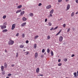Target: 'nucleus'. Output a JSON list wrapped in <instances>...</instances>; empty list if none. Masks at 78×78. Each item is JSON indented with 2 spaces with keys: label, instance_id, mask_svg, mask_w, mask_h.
Returning <instances> with one entry per match:
<instances>
[{
  "label": "nucleus",
  "instance_id": "nucleus-1",
  "mask_svg": "<svg viewBox=\"0 0 78 78\" xmlns=\"http://www.w3.org/2000/svg\"><path fill=\"white\" fill-rule=\"evenodd\" d=\"M14 43V41L12 40H10L8 42V45H13Z\"/></svg>",
  "mask_w": 78,
  "mask_h": 78
},
{
  "label": "nucleus",
  "instance_id": "nucleus-2",
  "mask_svg": "<svg viewBox=\"0 0 78 78\" xmlns=\"http://www.w3.org/2000/svg\"><path fill=\"white\" fill-rule=\"evenodd\" d=\"M0 27H1V29H2V30H3V29H5V28H6V26H4V25H1Z\"/></svg>",
  "mask_w": 78,
  "mask_h": 78
},
{
  "label": "nucleus",
  "instance_id": "nucleus-3",
  "mask_svg": "<svg viewBox=\"0 0 78 78\" xmlns=\"http://www.w3.org/2000/svg\"><path fill=\"white\" fill-rule=\"evenodd\" d=\"M16 24H13L12 26L11 30H14L15 28V27H16Z\"/></svg>",
  "mask_w": 78,
  "mask_h": 78
},
{
  "label": "nucleus",
  "instance_id": "nucleus-4",
  "mask_svg": "<svg viewBox=\"0 0 78 78\" xmlns=\"http://www.w3.org/2000/svg\"><path fill=\"white\" fill-rule=\"evenodd\" d=\"M63 39V37L61 36H60L59 38V41H60V42H62V41Z\"/></svg>",
  "mask_w": 78,
  "mask_h": 78
},
{
  "label": "nucleus",
  "instance_id": "nucleus-5",
  "mask_svg": "<svg viewBox=\"0 0 78 78\" xmlns=\"http://www.w3.org/2000/svg\"><path fill=\"white\" fill-rule=\"evenodd\" d=\"M4 66L5 68V69H6V68H7L8 67V64H7V63H6V62H5L4 63Z\"/></svg>",
  "mask_w": 78,
  "mask_h": 78
},
{
  "label": "nucleus",
  "instance_id": "nucleus-6",
  "mask_svg": "<svg viewBox=\"0 0 78 78\" xmlns=\"http://www.w3.org/2000/svg\"><path fill=\"white\" fill-rule=\"evenodd\" d=\"M51 8V6L50 5H49L46 6V9H50V8Z\"/></svg>",
  "mask_w": 78,
  "mask_h": 78
},
{
  "label": "nucleus",
  "instance_id": "nucleus-7",
  "mask_svg": "<svg viewBox=\"0 0 78 78\" xmlns=\"http://www.w3.org/2000/svg\"><path fill=\"white\" fill-rule=\"evenodd\" d=\"M37 56H38V53H37V52H36L35 54L34 57L35 58H37Z\"/></svg>",
  "mask_w": 78,
  "mask_h": 78
},
{
  "label": "nucleus",
  "instance_id": "nucleus-8",
  "mask_svg": "<svg viewBox=\"0 0 78 78\" xmlns=\"http://www.w3.org/2000/svg\"><path fill=\"white\" fill-rule=\"evenodd\" d=\"M7 32H8V30L7 29H4L2 31V32L3 33H6Z\"/></svg>",
  "mask_w": 78,
  "mask_h": 78
},
{
  "label": "nucleus",
  "instance_id": "nucleus-9",
  "mask_svg": "<svg viewBox=\"0 0 78 78\" xmlns=\"http://www.w3.org/2000/svg\"><path fill=\"white\" fill-rule=\"evenodd\" d=\"M70 8V5L68 4L67 5V10H69Z\"/></svg>",
  "mask_w": 78,
  "mask_h": 78
},
{
  "label": "nucleus",
  "instance_id": "nucleus-10",
  "mask_svg": "<svg viewBox=\"0 0 78 78\" xmlns=\"http://www.w3.org/2000/svg\"><path fill=\"white\" fill-rule=\"evenodd\" d=\"M1 71L2 72L3 71V70H4V66H2L1 67Z\"/></svg>",
  "mask_w": 78,
  "mask_h": 78
},
{
  "label": "nucleus",
  "instance_id": "nucleus-11",
  "mask_svg": "<svg viewBox=\"0 0 78 78\" xmlns=\"http://www.w3.org/2000/svg\"><path fill=\"white\" fill-rule=\"evenodd\" d=\"M36 72L37 73H38V72H39V68H37L36 69Z\"/></svg>",
  "mask_w": 78,
  "mask_h": 78
},
{
  "label": "nucleus",
  "instance_id": "nucleus-12",
  "mask_svg": "<svg viewBox=\"0 0 78 78\" xmlns=\"http://www.w3.org/2000/svg\"><path fill=\"white\" fill-rule=\"evenodd\" d=\"M54 12V10H53V9H52L49 12V14H53V13Z\"/></svg>",
  "mask_w": 78,
  "mask_h": 78
},
{
  "label": "nucleus",
  "instance_id": "nucleus-13",
  "mask_svg": "<svg viewBox=\"0 0 78 78\" xmlns=\"http://www.w3.org/2000/svg\"><path fill=\"white\" fill-rule=\"evenodd\" d=\"M22 5H19L17 7V9H20V8H22Z\"/></svg>",
  "mask_w": 78,
  "mask_h": 78
},
{
  "label": "nucleus",
  "instance_id": "nucleus-14",
  "mask_svg": "<svg viewBox=\"0 0 78 78\" xmlns=\"http://www.w3.org/2000/svg\"><path fill=\"white\" fill-rule=\"evenodd\" d=\"M27 20V18H26L25 17H23V21H25L26 20Z\"/></svg>",
  "mask_w": 78,
  "mask_h": 78
},
{
  "label": "nucleus",
  "instance_id": "nucleus-15",
  "mask_svg": "<svg viewBox=\"0 0 78 78\" xmlns=\"http://www.w3.org/2000/svg\"><path fill=\"white\" fill-rule=\"evenodd\" d=\"M22 12V10H17L16 11V13H19V12Z\"/></svg>",
  "mask_w": 78,
  "mask_h": 78
},
{
  "label": "nucleus",
  "instance_id": "nucleus-16",
  "mask_svg": "<svg viewBox=\"0 0 78 78\" xmlns=\"http://www.w3.org/2000/svg\"><path fill=\"white\" fill-rule=\"evenodd\" d=\"M25 25H26V22L23 23L22 24H21V26L22 27H24Z\"/></svg>",
  "mask_w": 78,
  "mask_h": 78
},
{
  "label": "nucleus",
  "instance_id": "nucleus-17",
  "mask_svg": "<svg viewBox=\"0 0 78 78\" xmlns=\"http://www.w3.org/2000/svg\"><path fill=\"white\" fill-rule=\"evenodd\" d=\"M48 25H49V27H50L52 25V23L51 22H49L48 23Z\"/></svg>",
  "mask_w": 78,
  "mask_h": 78
},
{
  "label": "nucleus",
  "instance_id": "nucleus-18",
  "mask_svg": "<svg viewBox=\"0 0 78 78\" xmlns=\"http://www.w3.org/2000/svg\"><path fill=\"white\" fill-rule=\"evenodd\" d=\"M36 47H37V44H35L34 45V47L35 49L36 48Z\"/></svg>",
  "mask_w": 78,
  "mask_h": 78
},
{
  "label": "nucleus",
  "instance_id": "nucleus-19",
  "mask_svg": "<svg viewBox=\"0 0 78 78\" xmlns=\"http://www.w3.org/2000/svg\"><path fill=\"white\" fill-rule=\"evenodd\" d=\"M25 14V11H23V12H21L20 13L21 15H23V14Z\"/></svg>",
  "mask_w": 78,
  "mask_h": 78
},
{
  "label": "nucleus",
  "instance_id": "nucleus-20",
  "mask_svg": "<svg viewBox=\"0 0 78 78\" xmlns=\"http://www.w3.org/2000/svg\"><path fill=\"white\" fill-rule=\"evenodd\" d=\"M73 75H74L75 76V78H76V77H77V76H76V72L74 73H73Z\"/></svg>",
  "mask_w": 78,
  "mask_h": 78
},
{
  "label": "nucleus",
  "instance_id": "nucleus-21",
  "mask_svg": "<svg viewBox=\"0 0 78 78\" xmlns=\"http://www.w3.org/2000/svg\"><path fill=\"white\" fill-rule=\"evenodd\" d=\"M47 52H48V53H50V49L49 48H48L47 49Z\"/></svg>",
  "mask_w": 78,
  "mask_h": 78
},
{
  "label": "nucleus",
  "instance_id": "nucleus-22",
  "mask_svg": "<svg viewBox=\"0 0 78 78\" xmlns=\"http://www.w3.org/2000/svg\"><path fill=\"white\" fill-rule=\"evenodd\" d=\"M30 16H33V13H30Z\"/></svg>",
  "mask_w": 78,
  "mask_h": 78
},
{
  "label": "nucleus",
  "instance_id": "nucleus-23",
  "mask_svg": "<svg viewBox=\"0 0 78 78\" xmlns=\"http://www.w3.org/2000/svg\"><path fill=\"white\" fill-rule=\"evenodd\" d=\"M74 12H73L72 13H71V17H73V16H74Z\"/></svg>",
  "mask_w": 78,
  "mask_h": 78
},
{
  "label": "nucleus",
  "instance_id": "nucleus-24",
  "mask_svg": "<svg viewBox=\"0 0 78 78\" xmlns=\"http://www.w3.org/2000/svg\"><path fill=\"white\" fill-rule=\"evenodd\" d=\"M38 37H39V36L38 35L35 36L34 38L35 39H37V38H38Z\"/></svg>",
  "mask_w": 78,
  "mask_h": 78
},
{
  "label": "nucleus",
  "instance_id": "nucleus-25",
  "mask_svg": "<svg viewBox=\"0 0 78 78\" xmlns=\"http://www.w3.org/2000/svg\"><path fill=\"white\" fill-rule=\"evenodd\" d=\"M20 48H23L24 47V45H22V44L20 45Z\"/></svg>",
  "mask_w": 78,
  "mask_h": 78
},
{
  "label": "nucleus",
  "instance_id": "nucleus-26",
  "mask_svg": "<svg viewBox=\"0 0 78 78\" xmlns=\"http://www.w3.org/2000/svg\"><path fill=\"white\" fill-rule=\"evenodd\" d=\"M22 37H23V38H24V37H25V34H22Z\"/></svg>",
  "mask_w": 78,
  "mask_h": 78
},
{
  "label": "nucleus",
  "instance_id": "nucleus-27",
  "mask_svg": "<svg viewBox=\"0 0 78 78\" xmlns=\"http://www.w3.org/2000/svg\"><path fill=\"white\" fill-rule=\"evenodd\" d=\"M51 56H53L54 55L53 52V51H51Z\"/></svg>",
  "mask_w": 78,
  "mask_h": 78
},
{
  "label": "nucleus",
  "instance_id": "nucleus-28",
  "mask_svg": "<svg viewBox=\"0 0 78 78\" xmlns=\"http://www.w3.org/2000/svg\"><path fill=\"white\" fill-rule=\"evenodd\" d=\"M58 66H62V63H59L58 64Z\"/></svg>",
  "mask_w": 78,
  "mask_h": 78
},
{
  "label": "nucleus",
  "instance_id": "nucleus-29",
  "mask_svg": "<svg viewBox=\"0 0 78 78\" xmlns=\"http://www.w3.org/2000/svg\"><path fill=\"white\" fill-rule=\"evenodd\" d=\"M64 60L65 62H67V58H64Z\"/></svg>",
  "mask_w": 78,
  "mask_h": 78
},
{
  "label": "nucleus",
  "instance_id": "nucleus-30",
  "mask_svg": "<svg viewBox=\"0 0 78 78\" xmlns=\"http://www.w3.org/2000/svg\"><path fill=\"white\" fill-rule=\"evenodd\" d=\"M7 25L6 22H5L3 24V25H4L5 26V25Z\"/></svg>",
  "mask_w": 78,
  "mask_h": 78
},
{
  "label": "nucleus",
  "instance_id": "nucleus-31",
  "mask_svg": "<svg viewBox=\"0 0 78 78\" xmlns=\"http://www.w3.org/2000/svg\"><path fill=\"white\" fill-rule=\"evenodd\" d=\"M50 36L48 35V37H47L48 39H50Z\"/></svg>",
  "mask_w": 78,
  "mask_h": 78
},
{
  "label": "nucleus",
  "instance_id": "nucleus-32",
  "mask_svg": "<svg viewBox=\"0 0 78 78\" xmlns=\"http://www.w3.org/2000/svg\"><path fill=\"white\" fill-rule=\"evenodd\" d=\"M70 28H69L68 30H67V33H69V31H70Z\"/></svg>",
  "mask_w": 78,
  "mask_h": 78
},
{
  "label": "nucleus",
  "instance_id": "nucleus-33",
  "mask_svg": "<svg viewBox=\"0 0 78 78\" xmlns=\"http://www.w3.org/2000/svg\"><path fill=\"white\" fill-rule=\"evenodd\" d=\"M12 75V74H11L9 73L8 74V76H11Z\"/></svg>",
  "mask_w": 78,
  "mask_h": 78
},
{
  "label": "nucleus",
  "instance_id": "nucleus-34",
  "mask_svg": "<svg viewBox=\"0 0 78 78\" xmlns=\"http://www.w3.org/2000/svg\"><path fill=\"white\" fill-rule=\"evenodd\" d=\"M16 58H17V57H18V56H19V54H18V53H16Z\"/></svg>",
  "mask_w": 78,
  "mask_h": 78
},
{
  "label": "nucleus",
  "instance_id": "nucleus-35",
  "mask_svg": "<svg viewBox=\"0 0 78 78\" xmlns=\"http://www.w3.org/2000/svg\"><path fill=\"white\" fill-rule=\"evenodd\" d=\"M42 53H44L45 52V49H43L42 50Z\"/></svg>",
  "mask_w": 78,
  "mask_h": 78
},
{
  "label": "nucleus",
  "instance_id": "nucleus-36",
  "mask_svg": "<svg viewBox=\"0 0 78 78\" xmlns=\"http://www.w3.org/2000/svg\"><path fill=\"white\" fill-rule=\"evenodd\" d=\"M6 15H4L3 17V19H5V18H6Z\"/></svg>",
  "mask_w": 78,
  "mask_h": 78
},
{
  "label": "nucleus",
  "instance_id": "nucleus-37",
  "mask_svg": "<svg viewBox=\"0 0 78 78\" xmlns=\"http://www.w3.org/2000/svg\"><path fill=\"white\" fill-rule=\"evenodd\" d=\"M28 42H29V41L28 40H27L26 41V44H28Z\"/></svg>",
  "mask_w": 78,
  "mask_h": 78
},
{
  "label": "nucleus",
  "instance_id": "nucleus-38",
  "mask_svg": "<svg viewBox=\"0 0 78 78\" xmlns=\"http://www.w3.org/2000/svg\"><path fill=\"white\" fill-rule=\"evenodd\" d=\"M58 28V27L57 26L54 29V30H56V29H57V28Z\"/></svg>",
  "mask_w": 78,
  "mask_h": 78
},
{
  "label": "nucleus",
  "instance_id": "nucleus-39",
  "mask_svg": "<svg viewBox=\"0 0 78 78\" xmlns=\"http://www.w3.org/2000/svg\"><path fill=\"white\" fill-rule=\"evenodd\" d=\"M63 27L64 28H65L66 27V24H63Z\"/></svg>",
  "mask_w": 78,
  "mask_h": 78
},
{
  "label": "nucleus",
  "instance_id": "nucleus-40",
  "mask_svg": "<svg viewBox=\"0 0 78 78\" xmlns=\"http://www.w3.org/2000/svg\"><path fill=\"white\" fill-rule=\"evenodd\" d=\"M62 1V0H58V2L60 3V2H61Z\"/></svg>",
  "mask_w": 78,
  "mask_h": 78
},
{
  "label": "nucleus",
  "instance_id": "nucleus-41",
  "mask_svg": "<svg viewBox=\"0 0 78 78\" xmlns=\"http://www.w3.org/2000/svg\"><path fill=\"white\" fill-rule=\"evenodd\" d=\"M41 5H42V4L41 3H40L39 4H38V6H41Z\"/></svg>",
  "mask_w": 78,
  "mask_h": 78
},
{
  "label": "nucleus",
  "instance_id": "nucleus-42",
  "mask_svg": "<svg viewBox=\"0 0 78 78\" xmlns=\"http://www.w3.org/2000/svg\"><path fill=\"white\" fill-rule=\"evenodd\" d=\"M54 28L53 27H52L50 29V30L51 31V30H54V29H53Z\"/></svg>",
  "mask_w": 78,
  "mask_h": 78
},
{
  "label": "nucleus",
  "instance_id": "nucleus-43",
  "mask_svg": "<svg viewBox=\"0 0 78 78\" xmlns=\"http://www.w3.org/2000/svg\"><path fill=\"white\" fill-rule=\"evenodd\" d=\"M52 14H50L49 15V16H50V17H53V15H52Z\"/></svg>",
  "mask_w": 78,
  "mask_h": 78
},
{
  "label": "nucleus",
  "instance_id": "nucleus-44",
  "mask_svg": "<svg viewBox=\"0 0 78 78\" xmlns=\"http://www.w3.org/2000/svg\"><path fill=\"white\" fill-rule=\"evenodd\" d=\"M19 33H17V34H16V36H17V37L19 36Z\"/></svg>",
  "mask_w": 78,
  "mask_h": 78
},
{
  "label": "nucleus",
  "instance_id": "nucleus-45",
  "mask_svg": "<svg viewBox=\"0 0 78 78\" xmlns=\"http://www.w3.org/2000/svg\"><path fill=\"white\" fill-rule=\"evenodd\" d=\"M38 76H44V75H42V74H40L38 75Z\"/></svg>",
  "mask_w": 78,
  "mask_h": 78
},
{
  "label": "nucleus",
  "instance_id": "nucleus-46",
  "mask_svg": "<svg viewBox=\"0 0 78 78\" xmlns=\"http://www.w3.org/2000/svg\"><path fill=\"white\" fill-rule=\"evenodd\" d=\"M2 75H5V72H3L2 73Z\"/></svg>",
  "mask_w": 78,
  "mask_h": 78
},
{
  "label": "nucleus",
  "instance_id": "nucleus-47",
  "mask_svg": "<svg viewBox=\"0 0 78 78\" xmlns=\"http://www.w3.org/2000/svg\"><path fill=\"white\" fill-rule=\"evenodd\" d=\"M74 56H75V55L74 54H73L71 55V57H74Z\"/></svg>",
  "mask_w": 78,
  "mask_h": 78
},
{
  "label": "nucleus",
  "instance_id": "nucleus-48",
  "mask_svg": "<svg viewBox=\"0 0 78 78\" xmlns=\"http://www.w3.org/2000/svg\"><path fill=\"white\" fill-rule=\"evenodd\" d=\"M76 3H78V0H76Z\"/></svg>",
  "mask_w": 78,
  "mask_h": 78
},
{
  "label": "nucleus",
  "instance_id": "nucleus-49",
  "mask_svg": "<svg viewBox=\"0 0 78 78\" xmlns=\"http://www.w3.org/2000/svg\"><path fill=\"white\" fill-rule=\"evenodd\" d=\"M59 34L58 32L56 35V36H58V35H59Z\"/></svg>",
  "mask_w": 78,
  "mask_h": 78
},
{
  "label": "nucleus",
  "instance_id": "nucleus-50",
  "mask_svg": "<svg viewBox=\"0 0 78 78\" xmlns=\"http://www.w3.org/2000/svg\"><path fill=\"white\" fill-rule=\"evenodd\" d=\"M47 19H45V22H47Z\"/></svg>",
  "mask_w": 78,
  "mask_h": 78
},
{
  "label": "nucleus",
  "instance_id": "nucleus-51",
  "mask_svg": "<svg viewBox=\"0 0 78 78\" xmlns=\"http://www.w3.org/2000/svg\"><path fill=\"white\" fill-rule=\"evenodd\" d=\"M58 62H61V59H59L58 60Z\"/></svg>",
  "mask_w": 78,
  "mask_h": 78
},
{
  "label": "nucleus",
  "instance_id": "nucleus-52",
  "mask_svg": "<svg viewBox=\"0 0 78 78\" xmlns=\"http://www.w3.org/2000/svg\"><path fill=\"white\" fill-rule=\"evenodd\" d=\"M61 30H60L58 33L59 34H60V33H61Z\"/></svg>",
  "mask_w": 78,
  "mask_h": 78
},
{
  "label": "nucleus",
  "instance_id": "nucleus-53",
  "mask_svg": "<svg viewBox=\"0 0 78 78\" xmlns=\"http://www.w3.org/2000/svg\"><path fill=\"white\" fill-rule=\"evenodd\" d=\"M5 53H7V52H8V51H7V50H6V49H5Z\"/></svg>",
  "mask_w": 78,
  "mask_h": 78
},
{
  "label": "nucleus",
  "instance_id": "nucleus-54",
  "mask_svg": "<svg viewBox=\"0 0 78 78\" xmlns=\"http://www.w3.org/2000/svg\"><path fill=\"white\" fill-rule=\"evenodd\" d=\"M12 67H14V64H13L12 65H11Z\"/></svg>",
  "mask_w": 78,
  "mask_h": 78
},
{
  "label": "nucleus",
  "instance_id": "nucleus-55",
  "mask_svg": "<svg viewBox=\"0 0 78 78\" xmlns=\"http://www.w3.org/2000/svg\"><path fill=\"white\" fill-rule=\"evenodd\" d=\"M69 0H66V2H69Z\"/></svg>",
  "mask_w": 78,
  "mask_h": 78
},
{
  "label": "nucleus",
  "instance_id": "nucleus-56",
  "mask_svg": "<svg viewBox=\"0 0 78 78\" xmlns=\"http://www.w3.org/2000/svg\"><path fill=\"white\" fill-rule=\"evenodd\" d=\"M62 18H61L59 20H62Z\"/></svg>",
  "mask_w": 78,
  "mask_h": 78
},
{
  "label": "nucleus",
  "instance_id": "nucleus-57",
  "mask_svg": "<svg viewBox=\"0 0 78 78\" xmlns=\"http://www.w3.org/2000/svg\"><path fill=\"white\" fill-rule=\"evenodd\" d=\"M78 14V11L76 12V14Z\"/></svg>",
  "mask_w": 78,
  "mask_h": 78
},
{
  "label": "nucleus",
  "instance_id": "nucleus-58",
  "mask_svg": "<svg viewBox=\"0 0 78 78\" xmlns=\"http://www.w3.org/2000/svg\"><path fill=\"white\" fill-rule=\"evenodd\" d=\"M29 54L28 53H27L26 54V55H28Z\"/></svg>",
  "mask_w": 78,
  "mask_h": 78
},
{
  "label": "nucleus",
  "instance_id": "nucleus-59",
  "mask_svg": "<svg viewBox=\"0 0 78 78\" xmlns=\"http://www.w3.org/2000/svg\"><path fill=\"white\" fill-rule=\"evenodd\" d=\"M48 18H50V16H48Z\"/></svg>",
  "mask_w": 78,
  "mask_h": 78
},
{
  "label": "nucleus",
  "instance_id": "nucleus-60",
  "mask_svg": "<svg viewBox=\"0 0 78 78\" xmlns=\"http://www.w3.org/2000/svg\"><path fill=\"white\" fill-rule=\"evenodd\" d=\"M65 42H64V43H63V45H65Z\"/></svg>",
  "mask_w": 78,
  "mask_h": 78
},
{
  "label": "nucleus",
  "instance_id": "nucleus-61",
  "mask_svg": "<svg viewBox=\"0 0 78 78\" xmlns=\"http://www.w3.org/2000/svg\"><path fill=\"white\" fill-rule=\"evenodd\" d=\"M23 51H25V49L23 50Z\"/></svg>",
  "mask_w": 78,
  "mask_h": 78
},
{
  "label": "nucleus",
  "instance_id": "nucleus-62",
  "mask_svg": "<svg viewBox=\"0 0 78 78\" xmlns=\"http://www.w3.org/2000/svg\"><path fill=\"white\" fill-rule=\"evenodd\" d=\"M77 76H78V71H77Z\"/></svg>",
  "mask_w": 78,
  "mask_h": 78
},
{
  "label": "nucleus",
  "instance_id": "nucleus-63",
  "mask_svg": "<svg viewBox=\"0 0 78 78\" xmlns=\"http://www.w3.org/2000/svg\"><path fill=\"white\" fill-rule=\"evenodd\" d=\"M44 55H46V52H45V53H44Z\"/></svg>",
  "mask_w": 78,
  "mask_h": 78
},
{
  "label": "nucleus",
  "instance_id": "nucleus-64",
  "mask_svg": "<svg viewBox=\"0 0 78 78\" xmlns=\"http://www.w3.org/2000/svg\"><path fill=\"white\" fill-rule=\"evenodd\" d=\"M6 78H9V77H7Z\"/></svg>",
  "mask_w": 78,
  "mask_h": 78
}]
</instances>
